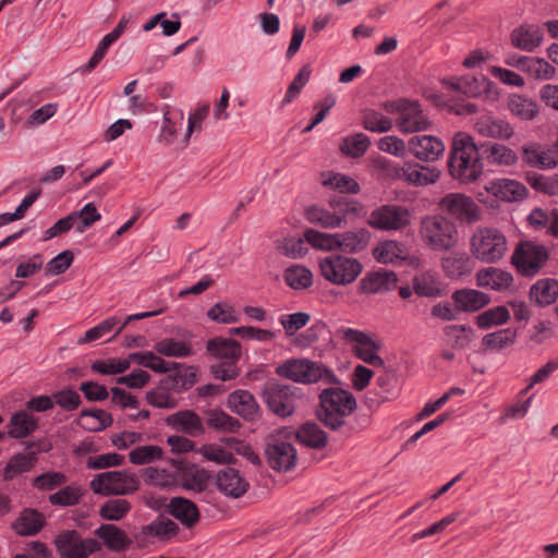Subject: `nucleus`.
I'll return each mask as SVG.
<instances>
[{
    "mask_svg": "<svg viewBox=\"0 0 558 558\" xmlns=\"http://www.w3.org/2000/svg\"><path fill=\"white\" fill-rule=\"evenodd\" d=\"M483 159L493 165L511 166L518 156L514 150L499 143L490 146L482 143L478 146L476 142H452L449 172L462 183L473 182L483 172Z\"/></svg>",
    "mask_w": 558,
    "mask_h": 558,
    "instance_id": "nucleus-1",
    "label": "nucleus"
},
{
    "mask_svg": "<svg viewBox=\"0 0 558 558\" xmlns=\"http://www.w3.org/2000/svg\"><path fill=\"white\" fill-rule=\"evenodd\" d=\"M318 398L319 407L316 410V415L325 427L336 432L341 430L344 436L356 430L345 420L357 407L352 392L339 387H330L323 389Z\"/></svg>",
    "mask_w": 558,
    "mask_h": 558,
    "instance_id": "nucleus-2",
    "label": "nucleus"
},
{
    "mask_svg": "<svg viewBox=\"0 0 558 558\" xmlns=\"http://www.w3.org/2000/svg\"><path fill=\"white\" fill-rule=\"evenodd\" d=\"M329 207L330 209L311 206L306 208L305 217L311 223L333 229L366 216V208L362 203L343 195L331 197Z\"/></svg>",
    "mask_w": 558,
    "mask_h": 558,
    "instance_id": "nucleus-3",
    "label": "nucleus"
},
{
    "mask_svg": "<svg viewBox=\"0 0 558 558\" xmlns=\"http://www.w3.org/2000/svg\"><path fill=\"white\" fill-rule=\"evenodd\" d=\"M418 235L422 244L436 253L450 252L459 243L457 225L442 214L424 216L420 222Z\"/></svg>",
    "mask_w": 558,
    "mask_h": 558,
    "instance_id": "nucleus-4",
    "label": "nucleus"
},
{
    "mask_svg": "<svg viewBox=\"0 0 558 558\" xmlns=\"http://www.w3.org/2000/svg\"><path fill=\"white\" fill-rule=\"evenodd\" d=\"M276 374L294 383L314 384H339L338 377L332 371L319 362L307 359H290L278 365Z\"/></svg>",
    "mask_w": 558,
    "mask_h": 558,
    "instance_id": "nucleus-5",
    "label": "nucleus"
},
{
    "mask_svg": "<svg viewBox=\"0 0 558 558\" xmlns=\"http://www.w3.org/2000/svg\"><path fill=\"white\" fill-rule=\"evenodd\" d=\"M388 113H396V125L398 130L407 135L420 133L433 129L429 118L423 112L418 101H412L405 98L386 101L383 105Z\"/></svg>",
    "mask_w": 558,
    "mask_h": 558,
    "instance_id": "nucleus-6",
    "label": "nucleus"
},
{
    "mask_svg": "<svg viewBox=\"0 0 558 558\" xmlns=\"http://www.w3.org/2000/svg\"><path fill=\"white\" fill-rule=\"evenodd\" d=\"M318 266L322 277L336 286L354 282L364 268L359 259L338 253L319 258Z\"/></svg>",
    "mask_w": 558,
    "mask_h": 558,
    "instance_id": "nucleus-7",
    "label": "nucleus"
},
{
    "mask_svg": "<svg viewBox=\"0 0 558 558\" xmlns=\"http://www.w3.org/2000/svg\"><path fill=\"white\" fill-rule=\"evenodd\" d=\"M471 253L483 263L498 262L507 251L504 233L493 228H478L472 235Z\"/></svg>",
    "mask_w": 558,
    "mask_h": 558,
    "instance_id": "nucleus-8",
    "label": "nucleus"
},
{
    "mask_svg": "<svg viewBox=\"0 0 558 558\" xmlns=\"http://www.w3.org/2000/svg\"><path fill=\"white\" fill-rule=\"evenodd\" d=\"M548 259V250L532 241L519 242L511 255V264L521 276L526 278L536 276Z\"/></svg>",
    "mask_w": 558,
    "mask_h": 558,
    "instance_id": "nucleus-9",
    "label": "nucleus"
},
{
    "mask_svg": "<svg viewBox=\"0 0 558 558\" xmlns=\"http://www.w3.org/2000/svg\"><path fill=\"white\" fill-rule=\"evenodd\" d=\"M293 432L289 428H281L277 435L267 438L265 456L269 466L278 472H288L295 466L296 450L286 440Z\"/></svg>",
    "mask_w": 558,
    "mask_h": 558,
    "instance_id": "nucleus-10",
    "label": "nucleus"
},
{
    "mask_svg": "<svg viewBox=\"0 0 558 558\" xmlns=\"http://www.w3.org/2000/svg\"><path fill=\"white\" fill-rule=\"evenodd\" d=\"M138 477L126 471H107L97 474L90 482V489L101 496L130 495L138 489Z\"/></svg>",
    "mask_w": 558,
    "mask_h": 558,
    "instance_id": "nucleus-11",
    "label": "nucleus"
},
{
    "mask_svg": "<svg viewBox=\"0 0 558 558\" xmlns=\"http://www.w3.org/2000/svg\"><path fill=\"white\" fill-rule=\"evenodd\" d=\"M60 558H88L100 551L102 544L95 538H84L76 530H63L53 539Z\"/></svg>",
    "mask_w": 558,
    "mask_h": 558,
    "instance_id": "nucleus-12",
    "label": "nucleus"
},
{
    "mask_svg": "<svg viewBox=\"0 0 558 558\" xmlns=\"http://www.w3.org/2000/svg\"><path fill=\"white\" fill-rule=\"evenodd\" d=\"M299 388L292 385L269 380L262 390V397L267 408L277 416L288 417L295 411V400Z\"/></svg>",
    "mask_w": 558,
    "mask_h": 558,
    "instance_id": "nucleus-13",
    "label": "nucleus"
},
{
    "mask_svg": "<svg viewBox=\"0 0 558 558\" xmlns=\"http://www.w3.org/2000/svg\"><path fill=\"white\" fill-rule=\"evenodd\" d=\"M438 207L445 216L461 225H473L482 219V209L472 197L462 193H448L439 199Z\"/></svg>",
    "mask_w": 558,
    "mask_h": 558,
    "instance_id": "nucleus-14",
    "label": "nucleus"
},
{
    "mask_svg": "<svg viewBox=\"0 0 558 558\" xmlns=\"http://www.w3.org/2000/svg\"><path fill=\"white\" fill-rule=\"evenodd\" d=\"M411 211L397 204H385L372 210L367 225L380 231H402L411 225Z\"/></svg>",
    "mask_w": 558,
    "mask_h": 558,
    "instance_id": "nucleus-15",
    "label": "nucleus"
},
{
    "mask_svg": "<svg viewBox=\"0 0 558 558\" xmlns=\"http://www.w3.org/2000/svg\"><path fill=\"white\" fill-rule=\"evenodd\" d=\"M375 162L379 168L386 171V179H402L417 186L434 183L439 177V172L436 169L425 167L418 169L417 166L411 165H407V167L392 165L385 157H377Z\"/></svg>",
    "mask_w": 558,
    "mask_h": 558,
    "instance_id": "nucleus-16",
    "label": "nucleus"
},
{
    "mask_svg": "<svg viewBox=\"0 0 558 558\" xmlns=\"http://www.w3.org/2000/svg\"><path fill=\"white\" fill-rule=\"evenodd\" d=\"M381 151L403 156L410 151L422 161H435L445 151L444 142H377Z\"/></svg>",
    "mask_w": 558,
    "mask_h": 558,
    "instance_id": "nucleus-17",
    "label": "nucleus"
},
{
    "mask_svg": "<svg viewBox=\"0 0 558 558\" xmlns=\"http://www.w3.org/2000/svg\"><path fill=\"white\" fill-rule=\"evenodd\" d=\"M444 84L448 85L450 89L470 98H476L482 94H485V96L492 100H496L499 97L496 84L483 74L477 76L466 75L453 81H444Z\"/></svg>",
    "mask_w": 558,
    "mask_h": 558,
    "instance_id": "nucleus-18",
    "label": "nucleus"
},
{
    "mask_svg": "<svg viewBox=\"0 0 558 558\" xmlns=\"http://www.w3.org/2000/svg\"><path fill=\"white\" fill-rule=\"evenodd\" d=\"M339 332L347 342L360 344L355 348V355L365 363L375 366H384V360L377 354L380 345L363 331L352 328H341Z\"/></svg>",
    "mask_w": 558,
    "mask_h": 558,
    "instance_id": "nucleus-19",
    "label": "nucleus"
},
{
    "mask_svg": "<svg viewBox=\"0 0 558 558\" xmlns=\"http://www.w3.org/2000/svg\"><path fill=\"white\" fill-rule=\"evenodd\" d=\"M523 159L533 167L542 169L555 168L558 165V142H553L549 148L534 142L523 147Z\"/></svg>",
    "mask_w": 558,
    "mask_h": 558,
    "instance_id": "nucleus-20",
    "label": "nucleus"
},
{
    "mask_svg": "<svg viewBox=\"0 0 558 558\" xmlns=\"http://www.w3.org/2000/svg\"><path fill=\"white\" fill-rule=\"evenodd\" d=\"M166 424L177 432L191 437H197L205 433L202 418L192 410H181L166 417Z\"/></svg>",
    "mask_w": 558,
    "mask_h": 558,
    "instance_id": "nucleus-21",
    "label": "nucleus"
},
{
    "mask_svg": "<svg viewBox=\"0 0 558 558\" xmlns=\"http://www.w3.org/2000/svg\"><path fill=\"white\" fill-rule=\"evenodd\" d=\"M179 531L180 527L174 521L159 515L151 523L143 525L133 536L138 543H145L148 536H154L165 542L174 537Z\"/></svg>",
    "mask_w": 558,
    "mask_h": 558,
    "instance_id": "nucleus-22",
    "label": "nucleus"
},
{
    "mask_svg": "<svg viewBox=\"0 0 558 558\" xmlns=\"http://www.w3.org/2000/svg\"><path fill=\"white\" fill-rule=\"evenodd\" d=\"M216 484L223 495L232 498H240L250 487L248 482L233 468H226L219 471Z\"/></svg>",
    "mask_w": 558,
    "mask_h": 558,
    "instance_id": "nucleus-23",
    "label": "nucleus"
},
{
    "mask_svg": "<svg viewBox=\"0 0 558 558\" xmlns=\"http://www.w3.org/2000/svg\"><path fill=\"white\" fill-rule=\"evenodd\" d=\"M228 407L245 421L254 422L259 418V407L254 396L247 390H235L228 397Z\"/></svg>",
    "mask_w": 558,
    "mask_h": 558,
    "instance_id": "nucleus-24",
    "label": "nucleus"
},
{
    "mask_svg": "<svg viewBox=\"0 0 558 558\" xmlns=\"http://www.w3.org/2000/svg\"><path fill=\"white\" fill-rule=\"evenodd\" d=\"M488 193L505 202H519L526 197L527 189L524 184L510 180L498 179L486 186Z\"/></svg>",
    "mask_w": 558,
    "mask_h": 558,
    "instance_id": "nucleus-25",
    "label": "nucleus"
},
{
    "mask_svg": "<svg viewBox=\"0 0 558 558\" xmlns=\"http://www.w3.org/2000/svg\"><path fill=\"white\" fill-rule=\"evenodd\" d=\"M458 312H477L485 307L490 298L488 294L474 289L456 290L451 296Z\"/></svg>",
    "mask_w": 558,
    "mask_h": 558,
    "instance_id": "nucleus-26",
    "label": "nucleus"
},
{
    "mask_svg": "<svg viewBox=\"0 0 558 558\" xmlns=\"http://www.w3.org/2000/svg\"><path fill=\"white\" fill-rule=\"evenodd\" d=\"M544 38L543 29L535 24H522L511 33V44L521 50L533 51Z\"/></svg>",
    "mask_w": 558,
    "mask_h": 558,
    "instance_id": "nucleus-27",
    "label": "nucleus"
},
{
    "mask_svg": "<svg viewBox=\"0 0 558 558\" xmlns=\"http://www.w3.org/2000/svg\"><path fill=\"white\" fill-rule=\"evenodd\" d=\"M397 275L392 270L380 269L368 272L359 283L361 293H377L388 291L396 287Z\"/></svg>",
    "mask_w": 558,
    "mask_h": 558,
    "instance_id": "nucleus-28",
    "label": "nucleus"
},
{
    "mask_svg": "<svg viewBox=\"0 0 558 558\" xmlns=\"http://www.w3.org/2000/svg\"><path fill=\"white\" fill-rule=\"evenodd\" d=\"M39 425V418L27 410L14 412L8 423V436L14 439H22L33 434Z\"/></svg>",
    "mask_w": 558,
    "mask_h": 558,
    "instance_id": "nucleus-29",
    "label": "nucleus"
},
{
    "mask_svg": "<svg viewBox=\"0 0 558 558\" xmlns=\"http://www.w3.org/2000/svg\"><path fill=\"white\" fill-rule=\"evenodd\" d=\"M94 534L99 537L104 545L111 551H123L132 545V539L119 526L111 523H104L95 530Z\"/></svg>",
    "mask_w": 558,
    "mask_h": 558,
    "instance_id": "nucleus-30",
    "label": "nucleus"
},
{
    "mask_svg": "<svg viewBox=\"0 0 558 558\" xmlns=\"http://www.w3.org/2000/svg\"><path fill=\"white\" fill-rule=\"evenodd\" d=\"M168 512L186 527L194 526L201 519L196 504L184 497L171 498Z\"/></svg>",
    "mask_w": 558,
    "mask_h": 558,
    "instance_id": "nucleus-31",
    "label": "nucleus"
},
{
    "mask_svg": "<svg viewBox=\"0 0 558 558\" xmlns=\"http://www.w3.org/2000/svg\"><path fill=\"white\" fill-rule=\"evenodd\" d=\"M207 352L225 362H238L241 357V344L231 338L215 337L206 343Z\"/></svg>",
    "mask_w": 558,
    "mask_h": 558,
    "instance_id": "nucleus-32",
    "label": "nucleus"
},
{
    "mask_svg": "<svg viewBox=\"0 0 558 558\" xmlns=\"http://www.w3.org/2000/svg\"><path fill=\"white\" fill-rule=\"evenodd\" d=\"M513 283V277L509 271L487 267L476 274V284L496 291L509 289Z\"/></svg>",
    "mask_w": 558,
    "mask_h": 558,
    "instance_id": "nucleus-33",
    "label": "nucleus"
},
{
    "mask_svg": "<svg viewBox=\"0 0 558 558\" xmlns=\"http://www.w3.org/2000/svg\"><path fill=\"white\" fill-rule=\"evenodd\" d=\"M530 300L539 307H545L558 299V280L544 278L532 284L529 292Z\"/></svg>",
    "mask_w": 558,
    "mask_h": 558,
    "instance_id": "nucleus-34",
    "label": "nucleus"
},
{
    "mask_svg": "<svg viewBox=\"0 0 558 558\" xmlns=\"http://www.w3.org/2000/svg\"><path fill=\"white\" fill-rule=\"evenodd\" d=\"M337 250L349 254L357 253L367 247L371 240V232L362 228L356 231L337 233Z\"/></svg>",
    "mask_w": 558,
    "mask_h": 558,
    "instance_id": "nucleus-35",
    "label": "nucleus"
},
{
    "mask_svg": "<svg viewBox=\"0 0 558 558\" xmlns=\"http://www.w3.org/2000/svg\"><path fill=\"white\" fill-rule=\"evenodd\" d=\"M113 423L112 415L100 409H84L77 424L88 432H101Z\"/></svg>",
    "mask_w": 558,
    "mask_h": 558,
    "instance_id": "nucleus-36",
    "label": "nucleus"
},
{
    "mask_svg": "<svg viewBox=\"0 0 558 558\" xmlns=\"http://www.w3.org/2000/svg\"><path fill=\"white\" fill-rule=\"evenodd\" d=\"M43 514L35 509H24L13 527L19 535L32 536L36 535L45 525Z\"/></svg>",
    "mask_w": 558,
    "mask_h": 558,
    "instance_id": "nucleus-37",
    "label": "nucleus"
},
{
    "mask_svg": "<svg viewBox=\"0 0 558 558\" xmlns=\"http://www.w3.org/2000/svg\"><path fill=\"white\" fill-rule=\"evenodd\" d=\"M293 434L301 444L314 449H323L327 445V434L314 422L304 423Z\"/></svg>",
    "mask_w": 558,
    "mask_h": 558,
    "instance_id": "nucleus-38",
    "label": "nucleus"
},
{
    "mask_svg": "<svg viewBox=\"0 0 558 558\" xmlns=\"http://www.w3.org/2000/svg\"><path fill=\"white\" fill-rule=\"evenodd\" d=\"M413 291L423 298H437L442 293L438 278L430 271L423 272L412 279Z\"/></svg>",
    "mask_w": 558,
    "mask_h": 558,
    "instance_id": "nucleus-39",
    "label": "nucleus"
},
{
    "mask_svg": "<svg viewBox=\"0 0 558 558\" xmlns=\"http://www.w3.org/2000/svg\"><path fill=\"white\" fill-rule=\"evenodd\" d=\"M475 126L478 134L482 136L509 140L513 135L512 126L500 119H483L478 121Z\"/></svg>",
    "mask_w": 558,
    "mask_h": 558,
    "instance_id": "nucleus-40",
    "label": "nucleus"
},
{
    "mask_svg": "<svg viewBox=\"0 0 558 558\" xmlns=\"http://www.w3.org/2000/svg\"><path fill=\"white\" fill-rule=\"evenodd\" d=\"M206 425L209 428L223 433H235L241 427L238 418L219 409H213L207 412Z\"/></svg>",
    "mask_w": 558,
    "mask_h": 558,
    "instance_id": "nucleus-41",
    "label": "nucleus"
},
{
    "mask_svg": "<svg viewBox=\"0 0 558 558\" xmlns=\"http://www.w3.org/2000/svg\"><path fill=\"white\" fill-rule=\"evenodd\" d=\"M322 177L324 186H329L340 194H357L360 192V184L349 175L328 172L323 173Z\"/></svg>",
    "mask_w": 558,
    "mask_h": 558,
    "instance_id": "nucleus-42",
    "label": "nucleus"
},
{
    "mask_svg": "<svg viewBox=\"0 0 558 558\" xmlns=\"http://www.w3.org/2000/svg\"><path fill=\"white\" fill-rule=\"evenodd\" d=\"M441 266L449 278H459L471 271L472 262L465 253H453L441 259Z\"/></svg>",
    "mask_w": 558,
    "mask_h": 558,
    "instance_id": "nucleus-43",
    "label": "nucleus"
},
{
    "mask_svg": "<svg viewBox=\"0 0 558 558\" xmlns=\"http://www.w3.org/2000/svg\"><path fill=\"white\" fill-rule=\"evenodd\" d=\"M404 254L403 244L393 240L381 242L373 251L376 260L383 264L401 262L404 259Z\"/></svg>",
    "mask_w": 558,
    "mask_h": 558,
    "instance_id": "nucleus-44",
    "label": "nucleus"
},
{
    "mask_svg": "<svg viewBox=\"0 0 558 558\" xmlns=\"http://www.w3.org/2000/svg\"><path fill=\"white\" fill-rule=\"evenodd\" d=\"M173 375L168 376L166 385L169 389L184 391L196 383V368L179 364Z\"/></svg>",
    "mask_w": 558,
    "mask_h": 558,
    "instance_id": "nucleus-45",
    "label": "nucleus"
},
{
    "mask_svg": "<svg viewBox=\"0 0 558 558\" xmlns=\"http://www.w3.org/2000/svg\"><path fill=\"white\" fill-rule=\"evenodd\" d=\"M517 331L511 328L487 333L482 339L483 351H500L515 342Z\"/></svg>",
    "mask_w": 558,
    "mask_h": 558,
    "instance_id": "nucleus-46",
    "label": "nucleus"
},
{
    "mask_svg": "<svg viewBox=\"0 0 558 558\" xmlns=\"http://www.w3.org/2000/svg\"><path fill=\"white\" fill-rule=\"evenodd\" d=\"M449 344L453 349H465L470 345L474 337V330L466 325H449L444 329Z\"/></svg>",
    "mask_w": 558,
    "mask_h": 558,
    "instance_id": "nucleus-47",
    "label": "nucleus"
},
{
    "mask_svg": "<svg viewBox=\"0 0 558 558\" xmlns=\"http://www.w3.org/2000/svg\"><path fill=\"white\" fill-rule=\"evenodd\" d=\"M37 462L36 457L28 453H17L13 456L3 469V480L11 481L17 474L29 472Z\"/></svg>",
    "mask_w": 558,
    "mask_h": 558,
    "instance_id": "nucleus-48",
    "label": "nucleus"
},
{
    "mask_svg": "<svg viewBox=\"0 0 558 558\" xmlns=\"http://www.w3.org/2000/svg\"><path fill=\"white\" fill-rule=\"evenodd\" d=\"M131 502L122 498H111L99 508V515L107 521H120L131 511Z\"/></svg>",
    "mask_w": 558,
    "mask_h": 558,
    "instance_id": "nucleus-49",
    "label": "nucleus"
},
{
    "mask_svg": "<svg viewBox=\"0 0 558 558\" xmlns=\"http://www.w3.org/2000/svg\"><path fill=\"white\" fill-rule=\"evenodd\" d=\"M508 109L521 120H532L538 112L535 101L517 94L509 97Z\"/></svg>",
    "mask_w": 558,
    "mask_h": 558,
    "instance_id": "nucleus-50",
    "label": "nucleus"
},
{
    "mask_svg": "<svg viewBox=\"0 0 558 558\" xmlns=\"http://www.w3.org/2000/svg\"><path fill=\"white\" fill-rule=\"evenodd\" d=\"M155 350L168 357H186L192 354V348L189 343L173 338H166L155 343Z\"/></svg>",
    "mask_w": 558,
    "mask_h": 558,
    "instance_id": "nucleus-51",
    "label": "nucleus"
},
{
    "mask_svg": "<svg viewBox=\"0 0 558 558\" xmlns=\"http://www.w3.org/2000/svg\"><path fill=\"white\" fill-rule=\"evenodd\" d=\"M83 495L84 490L80 486L68 485L49 495L48 500L53 506L70 507L77 505Z\"/></svg>",
    "mask_w": 558,
    "mask_h": 558,
    "instance_id": "nucleus-52",
    "label": "nucleus"
},
{
    "mask_svg": "<svg viewBox=\"0 0 558 558\" xmlns=\"http://www.w3.org/2000/svg\"><path fill=\"white\" fill-rule=\"evenodd\" d=\"M510 318L508 308L504 305L488 308L476 317V324L481 329H488L505 324Z\"/></svg>",
    "mask_w": 558,
    "mask_h": 558,
    "instance_id": "nucleus-53",
    "label": "nucleus"
},
{
    "mask_svg": "<svg viewBox=\"0 0 558 558\" xmlns=\"http://www.w3.org/2000/svg\"><path fill=\"white\" fill-rule=\"evenodd\" d=\"M312 278L311 270L300 265L291 266L284 272L287 284L295 290L308 288L312 284Z\"/></svg>",
    "mask_w": 558,
    "mask_h": 558,
    "instance_id": "nucleus-54",
    "label": "nucleus"
},
{
    "mask_svg": "<svg viewBox=\"0 0 558 558\" xmlns=\"http://www.w3.org/2000/svg\"><path fill=\"white\" fill-rule=\"evenodd\" d=\"M304 239L306 243L311 244L314 248L322 251L337 250V233L330 234L314 229H307L304 231Z\"/></svg>",
    "mask_w": 558,
    "mask_h": 558,
    "instance_id": "nucleus-55",
    "label": "nucleus"
},
{
    "mask_svg": "<svg viewBox=\"0 0 558 558\" xmlns=\"http://www.w3.org/2000/svg\"><path fill=\"white\" fill-rule=\"evenodd\" d=\"M207 317L219 324H234L240 320L234 307L227 302H218L207 311Z\"/></svg>",
    "mask_w": 558,
    "mask_h": 558,
    "instance_id": "nucleus-56",
    "label": "nucleus"
},
{
    "mask_svg": "<svg viewBox=\"0 0 558 558\" xmlns=\"http://www.w3.org/2000/svg\"><path fill=\"white\" fill-rule=\"evenodd\" d=\"M66 483V476L61 472L49 471L32 480L33 487L43 492H51Z\"/></svg>",
    "mask_w": 558,
    "mask_h": 558,
    "instance_id": "nucleus-57",
    "label": "nucleus"
},
{
    "mask_svg": "<svg viewBox=\"0 0 558 558\" xmlns=\"http://www.w3.org/2000/svg\"><path fill=\"white\" fill-rule=\"evenodd\" d=\"M162 449L155 445L141 446L129 453L132 463L143 465L161 459Z\"/></svg>",
    "mask_w": 558,
    "mask_h": 558,
    "instance_id": "nucleus-58",
    "label": "nucleus"
},
{
    "mask_svg": "<svg viewBox=\"0 0 558 558\" xmlns=\"http://www.w3.org/2000/svg\"><path fill=\"white\" fill-rule=\"evenodd\" d=\"M130 368L129 360L109 359L107 361H95L90 369L102 375H118Z\"/></svg>",
    "mask_w": 558,
    "mask_h": 558,
    "instance_id": "nucleus-59",
    "label": "nucleus"
},
{
    "mask_svg": "<svg viewBox=\"0 0 558 558\" xmlns=\"http://www.w3.org/2000/svg\"><path fill=\"white\" fill-rule=\"evenodd\" d=\"M363 125L368 131L385 133L392 129L393 122L384 114L369 110L363 116Z\"/></svg>",
    "mask_w": 558,
    "mask_h": 558,
    "instance_id": "nucleus-60",
    "label": "nucleus"
},
{
    "mask_svg": "<svg viewBox=\"0 0 558 558\" xmlns=\"http://www.w3.org/2000/svg\"><path fill=\"white\" fill-rule=\"evenodd\" d=\"M328 332L327 325L324 322H316L311 327L301 332L294 340L295 345L308 348L325 333Z\"/></svg>",
    "mask_w": 558,
    "mask_h": 558,
    "instance_id": "nucleus-61",
    "label": "nucleus"
},
{
    "mask_svg": "<svg viewBox=\"0 0 558 558\" xmlns=\"http://www.w3.org/2000/svg\"><path fill=\"white\" fill-rule=\"evenodd\" d=\"M306 241L303 238H284L283 241L279 244L278 250L284 256L290 258H300L303 257L308 248L306 246Z\"/></svg>",
    "mask_w": 558,
    "mask_h": 558,
    "instance_id": "nucleus-62",
    "label": "nucleus"
},
{
    "mask_svg": "<svg viewBox=\"0 0 558 558\" xmlns=\"http://www.w3.org/2000/svg\"><path fill=\"white\" fill-rule=\"evenodd\" d=\"M52 396L54 404L68 412L76 410L82 404L81 396L72 388L61 389Z\"/></svg>",
    "mask_w": 558,
    "mask_h": 558,
    "instance_id": "nucleus-63",
    "label": "nucleus"
},
{
    "mask_svg": "<svg viewBox=\"0 0 558 558\" xmlns=\"http://www.w3.org/2000/svg\"><path fill=\"white\" fill-rule=\"evenodd\" d=\"M74 260L72 251L65 250L50 259L46 265V275L58 276L65 272Z\"/></svg>",
    "mask_w": 558,
    "mask_h": 558,
    "instance_id": "nucleus-64",
    "label": "nucleus"
}]
</instances>
